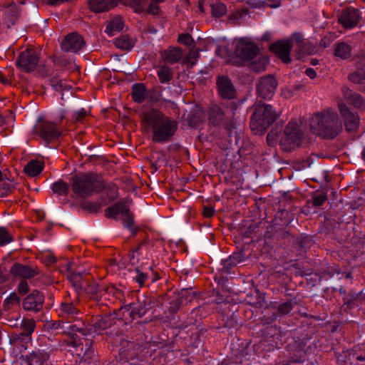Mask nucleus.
I'll use <instances>...</instances> for the list:
<instances>
[{
  "label": "nucleus",
  "instance_id": "nucleus-39",
  "mask_svg": "<svg viewBox=\"0 0 365 365\" xmlns=\"http://www.w3.org/2000/svg\"><path fill=\"white\" fill-rule=\"evenodd\" d=\"M327 195L323 192H315L312 196V200H307V204H312L313 207H319L327 200Z\"/></svg>",
  "mask_w": 365,
  "mask_h": 365
},
{
  "label": "nucleus",
  "instance_id": "nucleus-53",
  "mask_svg": "<svg viewBox=\"0 0 365 365\" xmlns=\"http://www.w3.org/2000/svg\"><path fill=\"white\" fill-rule=\"evenodd\" d=\"M266 63L267 60L265 58H261L258 61L251 63L250 68L255 72L259 73L264 70Z\"/></svg>",
  "mask_w": 365,
  "mask_h": 365
},
{
  "label": "nucleus",
  "instance_id": "nucleus-12",
  "mask_svg": "<svg viewBox=\"0 0 365 365\" xmlns=\"http://www.w3.org/2000/svg\"><path fill=\"white\" fill-rule=\"evenodd\" d=\"M259 52V48L255 43L247 42L244 39L238 41L235 50L236 56L245 62L252 61Z\"/></svg>",
  "mask_w": 365,
  "mask_h": 365
},
{
  "label": "nucleus",
  "instance_id": "nucleus-36",
  "mask_svg": "<svg viewBox=\"0 0 365 365\" xmlns=\"http://www.w3.org/2000/svg\"><path fill=\"white\" fill-rule=\"evenodd\" d=\"M253 109L252 114H276V111L272 109V106L264 103L259 102L255 105Z\"/></svg>",
  "mask_w": 365,
  "mask_h": 365
},
{
  "label": "nucleus",
  "instance_id": "nucleus-14",
  "mask_svg": "<svg viewBox=\"0 0 365 365\" xmlns=\"http://www.w3.org/2000/svg\"><path fill=\"white\" fill-rule=\"evenodd\" d=\"M61 46L65 52L77 53L85 46V41L82 36L73 32L65 36Z\"/></svg>",
  "mask_w": 365,
  "mask_h": 365
},
{
  "label": "nucleus",
  "instance_id": "nucleus-45",
  "mask_svg": "<svg viewBox=\"0 0 365 365\" xmlns=\"http://www.w3.org/2000/svg\"><path fill=\"white\" fill-rule=\"evenodd\" d=\"M133 279L138 284L140 287H142L145 285V282L148 280V274L142 272L139 269H136L135 274L133 276Z\"/></svg>",
  "mask_w": 365,
  "mask_h": 365
},
{
  "label": "nucleus",
  "instance_id": "nucleus-17",
  "mask_svg": "<svg viewBox=\"0 0 365 365\" xmlns=\"http://www.w3.org/2000/svg\"><path fill=\"white\" fill-rule=\"evenodd\" d=\"M10 273L14 277H19L22 279H31L39 273V270L36 267L15 263L10 268Z\"/></svg>",
  "mask_w": 365,
  "mask_h": 365
},
{
  "label": "nucleus",
  "instance_id": "nucleus-4",
  "mask_svg": "<svg viewBox=\"0 0 365 365\" xmlns=\"http://www.w3.org/2000/svg\"><path fill=\"white\" fill-rule=\"evenodd\" d=\"M103 181L93 173H87L71 178V189L79 197L86 198L100 192Z\"/></svg>",
  "mask_w": 365,
  "mask_h": 365
},
{
  "label": "nucleus",
  "instance_id": "nucleus-37",
  "mask_svg": "<svg viewBox=\"0 0 365 365\" xmlns=\"http://www.w3.org/2000/svg\"><path fill=\"white\" fill-rule=\"evenodd\" d=\"M173 71L168 66H162L158 71V76L161 83H167L173 78Z\"/></svg>",
  "mask_w": 365,
  "mask_h": 365
},
{
  "label": "nucleus",
  "instance_id": "nucleus-43",
  "mask_svg": "<svg viewBox=\"0 0 365 365\" xmlns=\"http://www.w3.org/2000/svg\"><path fill=\"white\" fill-rule=\"evenodd\" d=\"M178 297L181 299L184 300V303L187 304L194 299L195 293L192 292L191 288L182 289L178 294Z\"/></svg>",
  "mask_w": 365,
  "mask_h": 365
},
{
  "label": "nucleus",
  "instance_id": "nucleus-48",
  "mask_svg": "<svg viewBox=\"0 0 365 365\" xmlns=\"http://www.w3.org/2000/svg\"><path fill=\"white\" fill-rule=\"evenodd\" d=\"M81 350L83 351V356L88 359L91 358L94 354V349L93 347V342L89 340H85L84 346H82Z\"/></svg>",
  "mask_w": 365,
  "mask_h": 365
},
{
  "label": "nucleus",
  "instance_id": "nucleus-23",
  "mask_svg": "<svg viewBox=\"0 0 365 365\" xmlns=\"http://www.w3.org/2000/svg\"><path fill=\"white\" fill-rule=\"evenodd\" d=\"M79 310L73 302H62L60 304L58 314L61 317L76 319Z\"/></svg>",
  "mask_w": 365,
  "mask_h": 365
},
{
  "label": "nucleus",
  "instance_id": "nucleus-15",
  "mask_svg": "<svg viewBox=\"0 0 365 365\" xmlns=\"http://www.w3.org/2000/svg\"><path fill=\"white\" fill-rule=\"evenodd\" d=\"M218 92L223 98L232 99L235 98L236 90L230 78L225 76H219L217 78Z\"/></svg>",
  "mask_w": 365,
  "mask_h": 365
},
{
  "label": "nucleus",
  "instance_id": "nucleus-51",
  "mask_svg": "<svg viewBox=\"0 0 365 365\" xmlns=\"http://www.w3.org/2000/svg\"><path fill=\"white\" fill-rule=\"evenodd\" d=\"M84 291L91 296H93L102 291L100 288L99 285L95 282H91V284H87L86 287H83Z\"/></svg>",
  "mask_w": 365,
  "mask_h": 365
},
{
  "label": "nucleus",
  "instance_id": "nucleus-21",
  "mask_svg": "<svg viewBox=\"0 0 365 365\" xmlns=\"http://www.w3.org/2000/svg\"><path fill=\"white\" fill-rule=\"evenodd\" d=\"M49 355L41 350L34 351L26 356L27 365H48Z\"/></svg>",
  "mask_w": 365,
  "mask_h": 365
},
{
  "label": "nucleus",
  "instance_id": "nucleus-60",
  "mask_svg": "<svg viewBox=\"0 0 365 365\" xmlns=\"http://www.w3.org/2000/svg\"><path fill=\"white\" fill-rule=\"evenodd\" d=\"M200 56L199 52L197 50H191L187 56H186V61L190 63V67L192 68L195 64V61H190V60H196Z\"/></svg>",
  "mask_w": 365,
  "mask_h": 365
},
{
  "label": "nucleus",
  "instance_id": "nucleus-62",
  "mask_svg": "<svg viewBox=\"0 0 365 365\" xmlns=\"http://www.w3.org/2000/svg\"><path fill=\"white\" fill-rule=\"evenodd\" d=\"M178 41L180 43L190 45L192 43L193 39L189 34H182L179 35Z\"/></svg>",
  "mask_w": 365,
  "mask_h": 365
},
{
  "label": "nucleus",
  "instance_id": "nucleus-55",
  "mask_svg": "<svg viewBox=\"0 0 365 365\" xmlns=\"http://www.w3.org/2000/svg\"><path fill=\"white\" fill-rule=\"evenodd\" d=\"M187 122L188 125L191 128H197L200 123L202 122V115H187L185 119Z\"/></svg>",
  "mask_w": 365,
  "mask_h": 365
},
{
  "label": "nucleus",
  "instance_id": "nucleus-30",
  "mask_svg": "<svg viewBox=\"0 0 365 365\" xmlns=\"http://www.w3.org/2000/svg\"><path fill=\"white\" fill-rule=\"evenodd\" d=\"M273 1L272 0H247L246 4L251 9H262L265 6L271 8H277L280 6L279 1H275L274 4H270L268 2Z\"/></svg>",
  "mask_w": 365,
  "mask_h": 365
},
{
  "label": "nucleus",
  "instance_id": "nucleus-16",
  "mask_svg": "<svg viewBox=\"0 0 365 365\" xmlns=\"http://www.w3.org/2000/svg\"><path fill=\"white\" fill-rule=\"evenodd\" d=\"M291 48L290 40L278 41L270 46V50L286 63L291 61L289 56Z\"/></svg>",
  "mask_w": 365,
  "mask_h": 365
},
{
  "label": "nucleus",
  "instance_id": "nucleus-46",
  "mask_svg": "<svg viewBox=\"0 0 365 365\" xmlns=\"http://www.w3.org/2000/svg\"><path fill=\"white\" fill-rule=\"evenodd\" d=\"M13 341L14 344L21 345L22 347L24 348V349H26L28 344L31 341V339H26L25 334L21 332L19 334H15L13 336Z\"/></svg>",
  "mask_w": 365,
  "mask_h": 365
},
{
  "label": "nucleus",
  "instance_id": "nucleus-29",
  "mask_svg": "<svg viewBox=\"0 0 365 365\" xmlns=\"http://www.w3.org/2000/svg\"><path fill=\"white\" fill-rule=\"evenodd\" d=\"M68 278L71 282L77 294H80L83 289V278L80 272H73L68 274Z\"/></svg>",
  "mask_w": 365,
  "mask_h": 365
},
{
  "label": "nucleus",
  "instance_id": "nucleus-27",
  "mask_svg": "<svg viewBox=\"0 0 365 365\" xmlns=\"http://www.w3.org/2000/svg\"><path fill=\"white\" fill-rule=\"evenodd\" d=\"M182 56V51L178 47H169L161 52L162 58L170 63L178 62Z\"/></svg>",
  "mask_w": 365,
  "mask_h": 365
},
{
  "label": "nucleus",
  "instance_id": "nucleus-18",
  "mask_svg": "<svg viewBox=\"0 0 365 365\" xmlns=\"http://www.w3.org/2000/svg\"><path fill=\"white\" fill-rule=\"evenodd\" d=\"M344 100L346 104L352 106L361 112H365V102L362 96L355 91L346 88L344 90Z\"/></svg>",
  "mask_w": 365,
  "mask_h": 365
},
{
  "label": "nucleus",
  "instance_id": "nucleus-57",
  "mask_svg": "<svg viewBox=\"0 0 365 365\" xmlns=\"http://www.w3.org/2000/svg\"><path fill=\"white\" fill-rule=\"evenodd\" d=\"M289 40L291 41V43L294 41L297 44V48H299L302 45H303L304 43V41H306L303 38L302 34L300 33L293 34Z\"/></svg>",
  "mask_w": 365,
  "mask_h": 365
},
{
  "label": "nucleus",
  "instance_id": "nucleus-42",
  "mask_svg": "<svg viewBox=\"0 0 365 365\" xmlns=\"http://www.w3.org/2000/svg\"><path fill=\"white\" fill-rule=\"evenodd\" d=\"M212 8V14L213 16L220 17L227 12L226 6L221 2H215L210 5Z\"/></svg>",
  "mask_w": 365,
  "mask_h": 365
},
{
  "label": "nucleus",
  "instance_id": "nucleus-1",
  "mask_svg": "<svg viewBox=\"0 0 365 365\" xmlns=\"http://www.w3.org/2000/svg\"><path fill=\"white\" fill-rule=\"evenodd\" d=\"M140 122L144 129L152 130V141L158 143L169 142L178 128L177 121L168 115H141Z\"/></svg>",
  "mask_w": 365,
  "mask_h": 365
},
{
  "label": "nucleus",
  "instance_id": "nucleus-24",
  "mask_svg": "<svg viewBox=\"0 0 365 365\" xmlns=\"http://www.w3.org/2000/svg\"><path fill=\"white\" fill-rule=\"evenodd\" d=\"M3 8L5 9L4 20L7 27H10L15 24L18 18V6L13 1H11L9 2L6 5H4Z\"/></svg>",
  "mask_w": 365,
  "mask_h": 365
},
{
  "label": "nucleus",
  "instance_id": "nucleus-40",
  "mask_svg": "<svg viewBox=\"0 0 365 365\" xmlns=\"http://www.w3.org/2000/svg\"><path fill=\"white\" fill-rule=\"evenodd\" d=\"M20 302V298L14 292H11L8 297H6L3 303V309L9 311L14 304Z\"/></svg>",
  "mask_w": 365,
  "mask_h": 365
},
{
  "label": "nucleus",
  "instance_id": "nucleus-50",
  "mask_svg": "<svg viewBox=\"0 0 365 365\" xmlns=\"http://www.w3.org/2000/svg\"><path fill=\"white\" fill-rule=\"evenodd\" d=\"M185 304L184 300H181L178 296L171 300L169 307V312L171 314L176 313L181 305Z\"/></svg>",
  "mask_w": 365,
  "mask_h": 365
},
{
  "label": "nucleus",
  "instance_id": "nucleus-28",
  "mask_svg": "<svg viewBox=\"0 0 365 365\" xmlns=\"http://www.w3.org/2000/svg\"><path fill=\"white\" fill-rule=\"evenodd\" d=\"M19 327L22 329V332L25 334L26 339H30L36 329V322L33 319L23 318Z\"/></svg>",
  "mask_w": 365,
  "mask_h": 365
},
{
  "label": "nucleus",
  "instance_id": "nucleus-61",
  "mask_svg": "<svg viewBox=\"0 0 365 365\" xmlns=\"http://www.w3.org/2000/svg\"><path fill=\"white\" fill-rule=\"evenodd\" d=\"M123 221L125 227L131 229L134 222L133 215L130 212V211L125 214L124 216H123Z\"/></svg>",
  "mask_w": 365,
  "mask_h": 365
},
{
  "label": "nucleus",
  "instance_id": "nucleus-10",
  "mask_svg": "<svg viewBox=\"0 0 365 365\" xmlns=\"http://www.w3.org/2000/svg\"><path fill=\"white\" fill-rule=\"evenodd\" d=\"M277 120L278 115H252L250 128L255 135H262L274 123L277 126L279 124ZM280 124H282V120H280Z\"/></svg>",
  "mask_w": 365,
  "mask_h": 365
},
{
  "label": "nucleus",
  "instance_id": "nucleus-2",
  "mask_svg": "<svg viewBox=\"0 0 365 365\" xmlns=\"http://www.w3.org/2000/svg\"><path fill=\"white\" fill-rule=\"evenodd\" d=\"M310 131L324 138H334L340 132L341 122L338 115H307Z\"/></svg>",
  "mask_w": 365,
  "mask_h": 365
},
{
  "label": "nucleus",
  "instance_id": "nucleus-11",
  "mask_svg": "<svg viewBox=\"0 0 365 365\" xmlns=\"http://www.w3.org/2000/svg\"><path fill=\"white\" fill-rule=\"evenodd\" d=\"M45 297L43 294L37 290H33L22 301V308L26 312L33 313L40 312L43 309Z\"/></svg>",
  "mask_w": 365,
  "mask_h": 365
},
{
  "label": "nucleus",
  "instance_id": "nucleus-47",
  "mask_svg": "<svg viewBox=\"0 0 365 365\" xmlns=\"http://www.w3.org/2000/svg\"><path fill=\"white\" fill-rule=\"evenodd\" d=\"M13 241L11 235L4 228L0 227V247Z\"/></svg>",
  "mask_w": 365,
  "mask_h": 365
},
{
  "label": "nucleus",
  "instance_id": "nucleus-63",
  "mask_svg": "<svg viewBox=\"0 0 365 365\" xmlns=\"http://www.w3.org/2000/svg\"><path fill=\"white\" fill-rule=\"evenodd\" d=\"M14 188V184L9 182L8 179H3L0 182V189L5 192H11Z\"/></svg>",
  "mask_w": 365,
  "mask_h": 365
},
{
  "label": "nucleus",
  "instance_id": "nucleus-33",
  "mask_svg": "<svg viewBox=\"0 0 365 365\" xmlns=\"http://www.w3.org/2000/svg\"><path fill=\"white\" fill-rule=\"evenodd\" d=\"M43 170V164L38 160H31L24 168V171L30 176L38 175Z\"/></svg>",
  "mask_w": 365,
  "mask_h": 365
},
{
  "label": "nucleus",
  "instance_id": "nucleus-26",
  "mask_svg": "<svg viewBox=\"0 0 365 365\" xmlns=\"http://www.w3.org/2000/svg\"><path fill=\"white\" fill-rule=\"evenodd\" d=\"M115 324V317H112L111 316H103L95 319L93 323L92 328L94 332L101 333V331L111 327Z\"/></svg>",
  "mask_w": 365,
  "mask_h": 365
},
{
  "label": "nucleus",
  "instance_id": "nucleus-31",
  "mask_svg": "<svg viewBox=\"0 0 365 365\" xmlns=\"http://www.w3.org/2000/svg\"><path fill=\"white\" fill-rule=\"evenodd\" d=\"M123 28V20L119 17H115L106 26V32L110 36H113L115 31L119 32Z\"/></svg>",
  "mask_w": 365,
  "mask_h": 365
},
{
  "label": "nucleus",
  "instance_id": "nucleus-35",
  "mask_svg": "<svg viewBox=\"0 0 365 365\" xmlns=\"http://www.w3.org/2000/svg\"><path fill=\"white\" fill-rule=\"evenodd\" d=\"M69 188L70 185L62 180L55 182L51 186L53 192L59 195H67Z\"/></svg>",
  "mask_w": 365,
  "mask_h": 365
},
{
  "label": "nucleus",
  "instance_id": "nucleus-44",
  "mask_svg": "<svg viewBox=\"0 0 365 365\" xmlns=\"http://www.w3.org/2000/svg\"><path fill=\"white\" fill-rule=\"evenodd\" d=\"M103 205H104L102 201L101 202H85L82 204V207L86 210H88L90 212H98Z\"/></svg>",
  "mask_w": 365,
  "mask_h": 365
},
{
  "label": "nucleus",
  "instance_id": "nucleus-3",
  "mask_svg": "<svg viewBox=\"0 0 365 365\" xmlns=\"http://www.w3.org/2000/svg\"><path fill=\"white\" fill-rule=\"evenodd\" d=\"M131 96L136 103H141L147 100L142 114H163L164 103L160 99L158 94L148 91L144 84H133Z\"/></svg>",
  "mask_w": 365,
  "mask_h": 365
},
{
  "label": "nucleus",
  "instance_id": "nucleus-54",
  "mask_svg": "<svg viewBox=\"0 0 365 365\" xmlns=\"http://www.w3.org/2000/svg\"><path fill=\"white\" fill-rule=\"evenodd\" d=\"M297 49L298 53L302 54H312L315 51V48L308 41H305L304 43Z\"/></svg>",
  "mask_w": 365,
  "mask_h": 365
},
{
  "label": "nucleus",
  "instance_id": "nucleus-25",
  "mask_svg": "<svg viewBox=\"0 0 365 365\" xmlns=\"http://www.w3.org/2000/svg\"><path fill=\"white\" fill-rule=\"evenodd\" d=\"M100 191H103L104 194L106 195V198H101V201L105 205L115 200L118 197V187L113 182L106 184L103 182L102 188Z\"/></svg>",
  "mask_w": 365,
  "mask_h": 365
},
{
  "label": "nucleus",
  "instance_id": "nucleus-41",
  "mask_svg": "<svg viewBox=\"0 0 365 365\" xmlns=\"http://www.w3.org/2000/svg\"><path fill=\"white\" fill-rule=\"evenodd\" d=\"M348 118L344 119L345 120L346 129L347 131L355 130L359 125V118L358 115H347Z\"/></svg>",
  "mask_w": 365,
  "mask_h": 365
},
{
  "label": "nucleus",
  "instance_id": "nucleus-13",
  "mask_svg": "<svg viewBox=\"0 0 365 365\" xmlns=\"http://www.w3.org/2000/svg\"><path fill=\"white\" fill-rule=\"evenodd\" d=\"M277 86L276 79L271 75L262 77L257 86L259 96L263 98H271Z\"/></svg>",
  "mask_w": 365,
  "mask_h": 365
},
{
  "label": "nucleus",
  "instance_id": "nucleus-20",
  "mask_svg": "<svg viewBox=\"0 0 365 365\" xmlns=\"http://www.w3.org/2000/svg\"><path fill=\"white\" fill-rule=\"evenodd\" d=\"M361 17L359 10L348 7L344 10V30L356 27Z\"/></svg>",
  "mask_w": 365,
  "mask_h": 365
},
{
  "label": "nucleus",
  "instance_id": "nucleus-52",
  "mask_svg": "<svg viewBox=\"0 0 365 365\" xmlns=\"http://www.w3.org/2000/svg\"><path fill=\"white\" fill-rule=\"evenodd\" d=\"M293 309V304L292 301H287L279 304L277 307V312L280 314L286 315L288 314Z\"/></svg>",
  "mask_w": 365,
  "mask_h": 365
},
{
  "label": "nucleus",
  "instance_id": "nucleus-64",
  "mask_svg": "<svg viewBox=\"0 0 365 365\" xmlns=\"http://www.w3.org/2000/svg\"><path fill=\"white\" fill-rule=\"evenodd\" d=\"M230 262L232 264H238L244 260L242 252H236L230 257Z\"/></svg>",
  "mask_w": 365,
  "mask_h": 365
},
{
  "label": "nucleus",
  "instance_id": "nucleus-22",
  "mask_svg": "<svg viewBox=\"0 0 365 365\" xmlns=\"http://www.w3.org/2000/svg\"><path fill=\"white\" fill-rule=\"evenodd\" d=\"M117 5L115 0H88L90 9L96 13L105 12Z\"/></svg>",
  "mask_w": 365,
  "mask_h": 365
},
{
  "label": "nucleus",
  "instance_id": "nucleus-59",
  "mask_svg": "<svg viewBox=\"0 0 365 365\" xmlns=\"http://www.w3.org/2000/svg\"><path fill=\"white\" fill-rule=\"evenodd\" d=\"M18 293L24 295L29 291V286L25 279H21L17 287Z\"/></svg>",
  "mask_w": 365,
  "mask_h": 365
},
{
  "label": "nucleus",
  "instance_id": "nucleus-49",
  "mask_svg": "<svg viewBox=\"0 0 365 365\" xmlns=\"http://www.w3.org/2000/svg\"><path fill=\"white\" fill-rule=\"evenodd\" d=\"M51 86L55 91L61 92L66 88V81L64 80H58L51 78L50 80Z\"/></svg>",
  "mask_w": 365,
  "mask_h": 365
},
{
  "label": "nucleus",
  "instance_id": "nucleus-6",
  "mask_svg": "<svg viewBox=\"0 0 365 365\" xmlns=\"http://www.w3.org/2000/svg\"><path fill=\"white\" fill-rule=\"evenodd\" d=\"M73 319L74 323L65 322V324H62V332L70 336L71 341L68 344L73 347H77L80 344V340L76 338L78 334L83 336H91L92 329H88L84 323L77 318Z\"/></svg>",
  "mask_w": 365,
  "mask_h": 365
},
{
  "label": "nucleus",
  "instance_id": "nucleus-8",
  "mask_svg": "<svg viewBox=\"0 0 365 365\" xmlns=\"http://www.w3.org/2000/svg\"><path fill=\"white\" fill-rule=\"evenodd\" d=\"M154 299L145 295L138 296L136 302L127 305L125 309L128 312L130 321L136 317L142 318L153 307Z\"/></svg>",
  "mask_w": 365,
  "mask_h": 365
},
{
  "label": "nucleus",
  "instance_id": "nucleus-7",
  "mask_svg": "<svg viewBox=\"0 0 365 365\" xmlns=\"http://www.w3.org/2000/svg\"><path fill=\"white\" fill-rule=\"evenodd\" d=\"M36 130L39 136L47 143L58 138L62 133L57 123L47 120L43 116L38 117Z\"/></svg>",
  "mask_w": 365,
  "mask_h": 365
},
{
  "label": "nucleus",
  "instance_id": "nucleus-58",
  "mask_svg": "<svg viewBox=\"0 0 365 365\" xmlns=\"http://www.w3.org/2000/svg\"><path fill=\"white\" fill-rule=\"evenodd\" d=\"M37 73L41 77L48 76L51 75V69L46 65L41 63L37 67Z\"/></svg>",
  "mask_w": 365,
  "mask_h": 365
},
{
  "label": "nucleus",
  "instance_id": "nucleus-56",
  "mask_svg": "<svg viewBox=\"0 0 365 365\" xmlns=\"http://www.w3.org/2000/svg\"><path fill=\"white\" fill-rule=\"evenodd\" d=\"M336 37V36L334 33H329L321 40L320 46L323 48L328 47L334 41Z\"/></svg>",
  "mask_w": 365,
  "mask_h": 365
},
{
  "label": "nucleus",
  "instance_id": "nucleus-32",
  "mask_svg": "<svg viewBox=\"0 0 365 365\" xmlns=\"http://www.w3.org/2000/svg\"><path fill=\"white\" fill-rule=\"evenodd\" d=\"M148 0H119V1L132 8L135 12L140 13L145 10Z\"/></svg>",
  "mask_w": 365,
  "mask_h": 365
},
{
  "label": "nucleus",
  "instance_id": "nucleus-9",
  "mask_svg": "<svg viewBox=\"0 0 365 365\" xmlns=\"http://www.w3.org/2000/svg\"><path fill=\"white\" fill-rule=\"evenodd\" d=\"M39 59L37 51L34 48H29L19 53L16 65L23 71L30 73L35 70Z\"/></svg>",
  "mask_w": 365,
  "mask_h": 365
},
{
  "label": "nucleus",
  "instance_id": "nucleus-19",
  "mask_svg": "<svg viewBox=\"0 0 365 365\" xmlns=\"http://www.w3.org/2000/svg\"><path fill=\"white\" fill-rule=\"evenodd\" d=\"M129 211V200L123 199L113 206L108 207L105 210V215L107 218L116 219L117 215L119 214L124 216Z\"/></svg>",
  "mask_w": 365,
  "mask_h": 365
},
{
  "label": "nucleus",
  "instance_id": "nucleus-34",
  "mask_svg": "<svg viewBox=\"0 0 365 365\" xmlns=\"http://www.w3.org/2000/svg\"><path fill=\"white\" fill-rule=\"evenodd\" d=\"M347 78L353 83L364 84L365 83V70L358 68L356 71L349 73Z\"/></svg>",
  "mask_w": 365,
  "mask_h": 365
},
{
  "label": "nucleus",
  "instance_id": "nucleus-5",
  "mask_svg": "<svg viewBox=\"0 0 365 365\" xmlns=\"http://www.w3.org/2000/svg\"><path fill=\"white\" fill-rule=\"evenodd\" d=\"M304 120L300 122V124L290 121L286 126L284 131V136L281 139V144L284 146V149L289 150L295 146H299L304 137Z\"/></svg>",
  "mask_w": 365,
  "mask_h": 365
},
{
  "label": "nucleus",
  "instance_id": "nucleus-38",
  "mask_svg": "<svg viewBox=\"0 0 365 365\" xmlns=\"http://www.w3.org/2000/svg\"><path fill=\"white\" fill-rule=\"evenodd\" d=\"M113 43L117 48L123 50H129L133 46L132 41L126 35L116 38Z\"/></svg>",
  "mask_w": 365,
  "mask_h": 365
}]
</instances>
